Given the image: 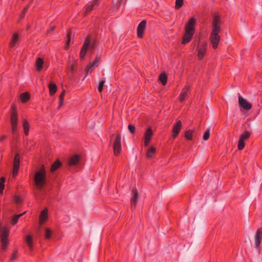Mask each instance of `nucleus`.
<instances>
[{
  "label": "nucleus",
  "instance_id": "nucleus-1",
  "mask_svg": "<svg viewBox=\"0 0 262 262\" xmlns=\"http://www.w3.org/2000/svg\"><path fill=\"white\" fill-rule=\"evenodd\" d=\"M211 32L209 36V41L212 48L216 49L221 40L220 33L221 32V18L218 13H215L211 23Z\"/></svg>",
  "mask_w": 262,
  "mask_h": 262
},
{
  "label": "nucleus",
  "instance_id": "nucleus-2",
  "mask_svg": "<svg viewBox=\"0 0 262 262\" xmlns=\"http://www.w3.org/2000/svg\"><path fill=\"white\" fill-rule=\"evenodd\" d=\"M196 22V19L194 17H191L186 24L184 29V34L182 41V44L186 45L192 39L195 32Z\"/></svg>",
  "mask_w": 262,
  "mask_h": 262
},
{
  "label": "nucleus",
  "instance_id": "nucleus-3",
  "mask_svg": "<svg viewBox=\"0 0 262 262\" xmlns=\"http://www.w3.org/2000/svg\"><path fill=\"white\" fill-rule=\"evenodd\" d=\"M34 182L36 187L42 189L47 184V171L43 165L35 173Z\"/></svg>",
  "mask_w": 262,
  "mask_h": 262
},
{
  "label": "nucleus",
  "instance_id": "nucleus-4",
  "mask_svg": "<svg viewBox=\"0 0 262 262\" xmlns=\"http://www.w3.org/2000/svg\"><path fill=\"white\" fill-rule=\"evenodd\" d=\"M9 229L7 227H4L2 230L1 234L2 249L5 250L8 245V237L9 236Z\"/></svg>",
  "mask_w": 262,
  "mask_h": 262
},
{
  "label": "nucleus",
  "instance_id": "nucleus-5",
  "mask_svg": "<svg viewBox=\"0 0 262 262\" xmlns=\"http://www.w3.org/2000/svg\"><path fill=\"white\" fill-rule=\"evenodd\" d=\"M207 44L205 42H199L197 47L198 58L202 60L206 53Z\"/></svg>",
  "mask_w": 262,
  "mask_h": 262
},
{
  "label": "nucleus",
  "instance_id": "nucleus-6",
  "mask_svg": "<svg viewBox=\"0 0 262 262\" xmlns=\"http://www.w3.org/2000/svg\"><path fill=\"white\" fill-rule=\"evenodd\" d=\"M121 135L118 134L114 141L113 149L115 156H118L121 150Z\"/></svg>",
  "mask_w": 262,
  "mask_h": 262
},
{
  "label": "nucleus",
  "instance_id": "nucleus-7",
  "mask_svg": "<svg viewBox=\"0 0 262 262\" xmlns=\"http://www.w3.org/2000/svg\"><path fill=\"white\" fill-rule=\"evenodd\" d=\"M20 156L19 154H16L13 159V170L12 175L13 177H15L18 172L19 168Z\"/></svg>",
  "mask_w": 262,
  "mask_h": 262
},
{
  "label": "nucleus",
  "instance_id": "nucleus-8",
  "mask_svg": "<svg viewBox=\"0 0 262 262\" xmlns=\"http://www.w3.org/2000/svg\"><path fill=\"white\" fill-rule=\"evenodd\" d=\"M238 104L239 107L244 110L249 111L252 108V104L248 101L246 99L244 98L241 95L238 96Z\"/></svg>",
  "mask_w": 262,
  "mask_h": 262
},
{
  "label": "nucleus",
  "instance_id": "nucleus-9",
  "mask_svg": "<svg viewBox=\"0 0 262 262\" xmlns=\"http://www.w3.org/2000/svg\"><path fill=\"white\" fill-rule=\"evenodd\" d=\"M100 61V57L99 56H97L95 58L94 61L86 66L85 69L86 74H91L93 70L98 66Z\"/></svg>",
  "mask_w": 262,
  "mask_h": 262
},
{
  "label": "nucleus",
  "instance_id": "nucleus-10",
  "mask_svg": "<svg viewBox=\"0 0 262 262\" xmlns=\"http://www.w3.org/2000/svg\"><path fill=\"white\" fill-rule=\"evenodd\" d=\"M182 123L181 120L177 121L176 123L173 125L172 129V137L173 139L176 138L178 136L182 128Z\"/></svg>",
  "mask_w": 262,
  "mask_h": 262
},
{
  "label": "nucleus",
  "instance_id": "nucleus-11",
  "mask_svg": "<svg viewBox=\"0 0 262 262\" xmlns=\"http://www.w3.org/2000/svg\"><path fill=\"white\" fill-rule=\"evenodd\" d=\"M146 25V21L143 20L141 21L137 27V37L139 38H142L143 37V33L144 32Z\"/></svg>",
  "mask_w": 262,
  "mask_h": 262
},
{
  "label": "nucleus",
  "instance_id": "nucleus-12",
  "mask_svg": "<svg viewBox=\"0 0 262 262\" xmlns=\"http://www.w3.org/2000/svg\"><path fill=\"white\" fill-rule=\"evenodd\" d=\"M262 239V228H259L256 232L254 236L255 247L259 249Z\"/></svg>",
  "mask_w": 262,
  "mask_h": 262
},
{
  "label": "nucleus",
  "instance_id": "nucleus-13",
  "mask_svg": "<svg viewBox=\"0 0 262 262\" xmlns=\"http://www.w3.org/2000/svg\"><path fill=\"white\" fill-rule=\"evenodd\" d=\"M153 135V132L150 127L147 129L144 135V144L145 146H148L151 137Z\"/></svg>",
  "mask_w": 262,
  "mask_h": 262
},
{
  "label": "nucleus",
  "instance_id": "nucleus-14",
  "mask_svg": "<svg viewBox=\"0 0 262 262\" xmlns=\"http://www.w3.org/2000/svg\"><path fill=\"white\" fill-rule=\"evenodd\" d=\"M90 43L89 37H86L80 53V57L81 59H83L85 57L90 46Z\"/></svg>",
  "mask_w": 262,
  "mask_h": 262
},
{
  "label": "nucleus",
  "instance_id": "nucleus-15",
  "mask_svg": "<svg viewBox=\"0 0 262 262\" xmlns=\"http://www.w3.org/2000/svg\"><path fill=\"white\" fill-rule=\"evenodd\" d=\"M132 195L133 196L130 200L131 207L132 209H135L139 199L138 194L136 189L132 190Z\"/></svg>",
  "mask_w": 262,
  "mask_h": 262
},
{
  "label": "nucleus",
  "instance_id": "nucleus-16",
  "mask_svg": "<svg viewBox=\"0 0 262 262\" xmlns=\"http://www.w3.org/2000/svg\"><path fill=\"white\" fill-rule=\"evenodd\" d=\"M10 122L11 124H18L17 111L14 106L11 107Z\"/></svg>",
  "mask_w": 262,
  "mask_h": 262
},
{
  "label": "nucleus",
  "instance_id": "nucleus-17",
  "mask_svg": "<svg viewBox=\"0 0 262 262\" xmlns=\"http://www.w3.org/2000/svg\"><path fill=\"white\" fill-rule=\"evenodd\" d=\"M190 90L189 85H186L182 90L179 96V99L181 102H183L187 97L188 93Z\"/></svg>",
  "mask_w": 262,
  "mask_h": 262
},
{
  "label": "nucleus",
  "instance_id": "nucleus-18",
  "mask_svg": "<svg viewBox=\"0 0 262 262\" xmlns=\"http://www.w3.org/2000/svg\"><path fill=\"white\" fill-rule=\"evenodd\" d=\"M19 34L18 33H14L11 37V40L9 42V47L11 48H14L18 42Z\"/></svg>",
  "mask_w": 262,
  "mask_h": 262
},
{
  "label": "nucleus",
  "instance_id": "nucleus-19",
  "mask_svg": "<svg viewBox=\"0 0 262 262\" xmlns=\"http://www.w3.org/2000/svg\"><path fill=\"white\" fill-rule=\"evenodd\" d=\"M48 209H43L40 213L39 215V223L43 224L48 219Z\"/></svg>",
  "mask_w": 262,
  "mask_h": 262
},
{
  "label": "nucleus",
  "instance_id": "nucleus-20",
  "mask_svg": "<svg viewBox=\"0 0 262 262\" xmlns=\"http://www.w3.org/2000/svg\"><path fill=\"white\" fill-rule=\"evenodd\" d=\"M156 148L151 146L147 150L146 157L147 158H154L156 154Z\"/></svg>",
  "mask_w": 262,
  "mask_h": 262
},
{
  "label": "nucleus",
  "instance_id": "nucleus-21",
  "mask_svg": "<svg viewBox=\"0 0 262 262\" xmlns=\"http://www.w3.org/2000/svg\"><path fill=\"white\" fill-rule=\"evenodd\" d=\"M79 156L77 155H75L69 159V165L70 166L76 165L78 164L79 161Z\"/></svg>",
  "mask_w": 262,
  "mask_h": 262
},
{
  "label": "nucleus",
  "instance_id": "nucleus-22",
  "mask_svg": "<svg viewBox=\"0 0 262 262\" xmlns=\"http://www.w3.org/2000/svg\"><path fill=\"white\" fill-rule=\"evenodd\" d=\"M23 127L24 129V134L26 136H27L29 133L30 124L28 121L26 119L23 120Z\"/></svg>",
  "mask_w": 262,
  "mask_h": 262
},
{
  "label": "nucleus",
  "instance_id": "nucleus-23",
  "mask_svg": "<svg viewBox=\"0 0 262 262\" xmlns=\"http://www.w3.org/2000/svg\"><path fill=\"white\" fill-rule=\"evenodd\" d=\"M61 166V163L60 162L57 160L55 162H54L51 166L50 171L51 172H54L56 171L60 166Z\"/></svg>",
  "mask_w": 262,
  "mask_h": 262
},
{
  "label": "nucleus",
  "instance_id": "nucleus-24",
  "mask_svg": "<svg viewBox=\"0 0 262 262\" xmlns=\"http://www.w3.org/2000/svg\"><path fill=\"white\" fill-rule=\"evenodd\" d=\"M43 62V60L41 58L38 57L37 58L35 62V67L37 71H41L42 68Z\"/></svg>",
  "mask_w": 262,
  "mask_h": 262
},
{
  "label": "nucleus",
  "instance_id": "nucleus-25",
  "mask_svg": "<svg viewBox=\"0 0 262 262\" xmlns=\"http://www.w3.org/2000/svg\"><path fill=\"white\" fill-rule=\"evenodd\" d=\"M49 93L51 96L54 95L57 91V86L55 83L53 82H51L49 84Z\"/></svg>",
  "mask_w": 262,
  "mask_h": 262
},
{
  "label": "nucleus",
  "instance_id": "nucleus-26",
  "mask_svg": "<svg viewBox=\"0 0 262 262\" xmlns=\"http://www.w3.org/2000/svg\"><path fill=\"white\" fill-rule=\"evenodd\" d=\"M20 98L23 103H25L29 100L30 95L28 92L23 93L20 95Z\"/></svg>",
  "mask_w": 262,
  "mask_h": 262
},
{
  "label": "nucleus",
  "instance_id": "nucleus-27",
  "mask_svg": "<svg viewBox=\"0 0 262 262\" xmlns=\"http://www.w3.org/2000/svg\"><path fill=\"white\" fill-rule=\"evenodd\" d=\"M25 241H26V243L27 244L29 249L30 250H32L33 245L32 236L30 235H27L26 237Z\"/></svg>",
  "mask_w": 262,
  "mask_h": 262
},
{
  "label": "nucleus",
  "instance_id": "nucleus-28",
  "mask_svg": "<svg viewBox=\"0 0 262 262\" xmlns=\"http://www.w3.org/2000/svg\"><path fill=\"white\" fill-rule=\"evenodd\" d=\"M95 6L97 5L95 4V1L94 0L93 4L86 6L85 10L84 12V15L86 16L88 13H89L93 10Z\"/></svg>",
  "mask_w": 262,
  "mask_h": 262
},
{
  "label": "nucleus",
  "instance_id": "nucleus-29",
  "mask_svg": "<svg viewBox=\"0 0 262 262\" xmlns=\"http://www.w3.org/2000/svg\"><path fill=\"white\" fill-rule=\"evenodd\" d=\"M159 80L163 85H165L167 81V77L166 74L162 73L159 76Z\"/></svg>",
  "mask_w": 262,
  "mask_h": 262
},
{
  "label": "nucleus",
  "instance_id": "nucleus-30",
  "mask_svg": "<svg viewBox=\"0 0 262 262\" xmlns=\"http://www.w3.org/2000/svg\"><path fill=\"white\" fill-rule=\"evenodd\" d=\"M77 63L74 61L72 63L69 62L68 64L69 70L71 72L73 73L76 69Z\"/></svg>",
  "mask_w": 262,
  "mask_h": 262
},
{
  "label": "nucleus",
  "instance_id": "nucleus-31",
  "mask_svg": "<svg viewBox=\"0 0 262 262\" xmlns=\"http://www.w3.org/2000/svg\"><path fill=\"white\" fill-rule=\"evenodd\" d=\"M86 37H89L90 40V46L89 48L93 50L96 46V41L95 39H92L91 36L90 35H88Z\"/></svg>",
  "mask_w": 262,
  "mask_h": 262
},
{
  "label": "nucleus",
  "instance_id": "nucleus-32",
  "mask_svg": "<svg viewBox=\"0 0 262 262\" xmlns=\"http://www.w3.org/2000/svg\"><path fill=\"white\" fill-rule=\"evenodd\" d=\"M250 133L248 131H245L244 133H243L240 136L239 139L242 141H245V140L248 139L250 136Z\"/></svg>",
  "mask_w": 262,
  "mask_h": 262
},
{
  "label": "nucleus",
  "instance_id": "nucleus-33",
  "mask_svg": "<svg viewBox=\"0 0 262 262\" xmlns=\"http://www.w3.org/2000/svg\"><path fill=\"white\" fill-rule=\"evenodd\" d=\"M65 94L66 91L63 90L59 95V102L58 105V108H60L61 106L63 105Z\"/></svg>",
  "mask_w": 262,
  "mask_h": 262
},
{
  "label": "nucleus",
  "instance_id": "nucleus-34",
  "mask_svg": "<svg viewBox=\"0 0 262 262\" xmlns=\"http://www.w3.org/2000/svg\"><path fill=\"white\" fill-rule=\"evenodd\" d=\"M193 131L191 130H186L185 134V137L189 140L192 139Z\"/></svg>",
  "mask_w": 262,
  "mask_h": 262
},
{
  "label": "nucleus",
  "instance_id": "nucleus-35",
  "mask_svg": "<svg viewBox=\"0 0 262 262\" xmlns=\"http://www.w3.org/2000/svg\"><path fill=\"white\" fill-rule=\"evenodd\" d=\"M23 214H20L14 215L11 221V224L15 225L18 222V219L23 215Z\"/></svg>",
  "mask_w": 262,
  "mask_h": 262
},
{
  "label": "nucleus",
  "instance_id": "nucleus-36",
  "mask_svg": "<svg viewBox=\"0 0 262 262\" xmlns=\"http://www.w3.org/2000/svg\"><path fill=\"white\" fill-rule=\"evenodd\" d=\"M105 82V79L103 78L102 80H101L99 83L98 86V90L99 93H101L103 91V86Z\"/></svg>",
  "mask_w": 262,
  "mask_h": 262
},
{
  "label": "nucleus",
  "instance_id": "nucleus-37",
  "mask_svg": "<svg viewBox=\"0 0 262 262\" xmlns=\"http://www.w3.org/2000/svg\"><path fill=\"white\" fill-rule=\"evenodd\" d=\"M183 0H176L175 3V8L177 9H180L183 5Z\"/></svg>",
  "mask_w": 262,
  "mask_h": 262
},
{
  "label": "nucleus",
  "instance_id": "nucleus-38",
  "mask_svg": "<svg viewBox=\"0 0 262 262\" xmlns=\"http://www.w3.org/2000/svg\"><path fill=\"white\" fill-rule=\"evenodd\" d=\"M245 141L239 139L238 142V146H237L238 149L239 150L243 149L245 147Z\"/></svg>",
  "mask_w": 262,
  "mask_h": 262
},
{
  "label": "nucleus",
  "instance_id": "nucleus-39",
  "mask_svg": "<svg viewBox=\"0 0 262 262\" xmlns=\"http://www.w3.org/2000/svg\"><path fill=\"white\" fill-rule=\"evenodd\" d=\"M18 256V251L17 249L14 250L10 258L11 261H13Z\"/></svg>",
  "mask_w": 262,
  "mask_h": 262
},
{
  "label": "nucleus",
  "instance_id": "nucleus-40",
  "mask_svg": "<svg viewBox=\"0 0 262 262\" xmlns=\"http://www.w3.org/2000/svg\"><path fill=\"white\" fill-rule=\"evenodd\" d=\"M52 235V232L51 230L49 228H47L45 231V238L46 239H49Z\"/></svg>",
  "mask_w": 262,
  "mask_h": 262
},
{
  "label": "nucleus",
  "instance_id": "nucleus-41",
  "mask_svg": "<svg viewBox=\"0 0 262 262\" xmlns=\"http://www.w3.org/2000/svg\"><path fill=\"white\" fill-rule=\"evenodd\" d=\"M210 136V130L209 128H208L204 133L203 135V139L204 140H207Z\"/></svg>",
  "mask_w": 262,
  "mask_h": 262
},
{
  "label": "nucleus",
  "instance_id": "nucleus-42",
  "mask_svg": "<svg viewBox=\"0 0 262 262\" xmlns=\"http://www.w3.org/2000/svg\"><path fill=\"white\" fill-rule=\"evenodd\" d=\"M128 129L132 134H134L135 133V127L134 125L129 124L128 126Z\"/></svg>",
  "mask_w": 262,
  "mask_h": 262
},
{
  "label": "nucleus",
  "instance_id": "nucleus-43",
  "mask_svg": "<svg viewBox=\"0 0 262 262\" xmlns=\"http://www.w3.org/2000/svg\"><path fill=\"white\" fill-rule=\"evenodd\" d=\"M17 124H11L12 132V133L13 134H15V133L17 131Z\"/></svg>",
  "mask_w": 262,
  "mask_h": 262
},
{
  "label": "nucleus",
  "instance_id": "nucleus-44",
  "mask_svg": "<svg viewBox=\"0 0 262 262\" xmlns=\"http://www.w3.org/2000/svg\"><path fill=\"white\" fill-rule=\"evenodd\" d=\"M28 9H29V6L24 8L23 11L22 12L21 14L20 15V17L21 18H22L24 17L25 13L28 11Z\"/></svg>",
  "mask_w": 262,
  "mask_h": 262
},
{
  "label": "nucleus",
  "instance_id": "nucleus-45",
  "mask_svg": "<svg viewBox=\"0 0 262 262\" xmlns=\"http://www.w3.org/2000/svg\"><path fill=\"white\" fill-rule=\"evenodd\" d=\"M21 201V198L20 196H16L14 197V202L16 203H19Z\"/></svg>",
  "mask_w": 262,
  "mask_h": 262
},
{
  "label": "nucleus",
  "instance_id": "nucleus-46",
  "mask_svg": "<svg viewBox=\"0 0 262 262\" xmlns=\"http://www.w3.org/2000/svg\"><path fill=\"white\" fill-rule=\"evenodd\" d=\"M4 188H5V185H4V183H0V193L1 194H3V190L4 189Z\"/></svg>",
  "mask_w": 262,
  "mask_h": 262
},
{
  "label": "nucleus",
  "instance_id": "nucleus-47",
  "mask_svg": "<svg viewBox=\"0 0 262 262\" xmlns=\"http://www.w3.org/2000/svg\"><path fill=\"white\" fill-rule=\"evenodd\" d=\"M67 38H68V39L66 42V45L67 47H68L70 44V32H69L68 33Z\"/></svg>",
  "mask_w": 262,
  "mask_h": 262
},
{
  "label": "nucleus",
  "instance_id": "nucleus-48",
  "mask_svg": "<svg viewBox=\"0 0 262 262\" xmlns=\"http://www.w3.org/2000/svg\"><path fill=\"white\" fill-rule=\"evenodd\" d=\"M6 138H7V136L6 135H3V136H1V138H0V141H3Z\"/></svg>",
  "mask_w": 262,
  "mask_h": 262
},
{
  "label": "nucleus",
  "instance_id": "nucleus-49",
  "mask_svg": "<svg viewBox=\"0 0 262 262\" xmlns=\"http://www.w3.org/2000/svg\"><path fill=\"white\" fill-rule=\"evenodd\" d=\"M5 178L4 177H2L0 179V183H5Z\"/></svg>",
  "mask_w": 262,
  "mask_h": 262
},
{
  "label": "nucleus",
  "instance_id": "nucleus-50",
  "mask_svg": "<svg viewBox=\"0 0 262 262\" xmlns=\"http://www.w3.org/2000/svg\"><path fill=\"white\" fill-rule=\"evenodd\" d=\"M95 1V4L96 5H98L99 3V0H94Z\"/></svg>",
  "mask_w": 262,
  "mask_h": 262
},
{
  "label": "nucleus",
  "instance_id": "nucleus-51",
  "mask_svg": "<svg viewBox=\"0 0 262 262\" xmlns=\"http://www.w3.org/2000/svg\"><path fill=\"white\" fill-rule=\"evenodd\" d=\"M54 27H53V28H51V30H54Z\"/></svg>",
  "mask_w": 262,
  "mask_h": 262
}]
</instances>
